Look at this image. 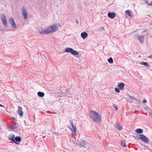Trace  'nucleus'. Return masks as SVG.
<instances>
[{
  "label": "nucleus",
  "instance_id": "2f4dec72",
  "mask_svg": "<svg viewBox=\"0 0 152 152\" xmlns=\"http://www.w3.org/2000/svg\"><path fill=\"white\" fill-rule=\"evenodd\" d=\"M143 102V103H146L147 102V101L145 99V100H144L143 101H142Z\"/></svg>",
  "mask_w": 152,
  "mask_h": 152
},
{
  "label": "nucleus",
  "instance_id": "bb28decb",
  "mask_svg": "<svg viewBox=\"0 0 152 152\" xmlns=\"http://www.w3.org/2000/svg\"><path fill=\"white\" fill-rule=\"evenodd\" d=\"M145 2L148 5L152 6V1H151L150 3H149L148 0H145Z\"/></svg>",
  "mask_w": 152,
  "mask_h": 152
},
{
  "label": "nucleus",
  "instance_id": "a878e982",
  "mask_svg": "<svg viewBox=\"0 0 152 152\" xmlns=\"http://www.w3.org/2000/svg\"><path fill=\"white\" fill-rule=\"evenodd\" d=\"M128 96L129 97L132 99L133 100H135L136 99V98L133 96H131L130 95H128Z\"/></svg>",
  "mask_w": 152,
  "mask_h": 152
},
{
  "label": "nucleus",
  "instance_id": "7c9ffc66",
  "mask_svg": "<svg viewBox=\"0 0 152 152\" xmlns=\"http://www.w3.org/2000/svg\"><path fill=\"white\" fill-rule=\"evenodd\" d=\"M149 115H150L152 117V111L149 113Z\"/></svg>",
  "mask_w": 152,
  "mask_h": 152
},
{
  "label": "nucleus",
  "instance_id": "20e7f679",
  "mask_svg": "<svg viewBox=\"0 0 152 152\" xmlns=\"http://www.w3.org/2000/svg\"><path fill=\"white\" fill-rule=\"evenodd\" d=\"M136 137L146 143H148L149 142L148 139L143 134H137Z\"/></svg>",
  "mask_w": 152,
  "mask_h": 152
},
{
  "label": "nucleus",
  "instance_id": "9b49d317",
  "mask_svg": "<svg viewBox=\"0 0 152 152\" xmlns=\"http://www.w3.org/2000/svg\"><path fill=\"white\" fill-rule=\"evenodd\" d=\"M80 143V144H77L80 147H84L87 144V142L83 140L81 141Z\"/></svg>",
  "mask_w": 152,
  "mask_h": 152
},
{
  "label": "nucleus",
  "instance_id": "f257e3e1",
  "mask_svg": "<svg viewBox=\"0 0 152 152\" xmlns=\"http://www.w3.org/2000/svg\"><path fill=\"white\" fill-rule=\"evenodd\" d=\"M58 29L57 25L54 24L48 28H42L40 33L42 35L49 34L56 31Z\"/></svg>",
  "mask_w": 152,
  "mask_h": 152
},
{
  "label": "nucleus",
  "instance_id": "72a5a7b5",
  "mask_svg": "<svg viewBox=\"0 0 152 152\" xmlns=\"http://www.w3.org/2000/svg\"><path fill=\"white\" fill-rule=\"evenodd\" d=\"M149 58H151L152 57V55L150 56L149 57Z\"/></svg>",
  "mask_w": 152,
  "mask_h": 152
},
{
  "label": "nucleus",
  "instance_id": "4be33fe9",
  "mask_svg": "<svg viewBox=\"0 0 152 152\" xmlns=\"http://www.w3.org/2000/svg\"><path fill=\"white\" fill-rule=\"evenodd\" d=\"M140 64L142 65H145L146 66H149V64L148 63L146 62H141Z\"/></svg>",
  "mask_w": 152,
  "mask_h": 152
},
{
  "label": "nucleus",
  "instance_id": "f8f14e48",
  "mask_svg": "<svg viewBox=\"0 0 152 152\" xmlns=\"http://www.w3.org/2000/svg\"><path fill=\"white\" fill-rule=\"evenodd\" d=\"M108 16L110 18L113 19L115 16V13L114 12H109L108 13Z\"/></svg>",
  "mask_w": 152,
  "mask_h": 152
},
{
  "label": "nucleus",
  "instance_id": "393cba45",
  "mask_svg": "<svg viewBox=\"0 0 152 152\" xmlns=\"http://www.w3.org/2000/svg\"><path fill=\"white\" fill-rule=\"evenodd\" d=\"M121 146H122L124 147H126V144L125 143H124V142L123 141H121Z\"/></svg>",
  "mask_w": 152,
  "mask_h": 152
},
{
  "label": "nucleus",
  "instance_id": "f704fd0d",
  "mask_svg": "<svg viewBox=\"0 0 152 152\" xmlns=\"http://www.w3.org/2000/svg\"><path fill=\"white\" fill-rule=\"evenodd\" d=\"M76 23H78V21H77V20H76Z\"/></svg>",
  "mask_w": 152,
  "mask_h": 152
},
{
  "label": "nucleus",
  "instance_id": "2eb2a0df",
  "mask_svg": "<svg viewBox=\"0 0 152 152\" xmlns=\"http://www.w3.org/2000/svg\"><path fill=\"white\" fill-rule=\"evenodd\" d=\"M118 86L120 89L123 90L124 88V83H120L119 84H118Z\"/></svg>",
  "mask_w": 152,
  "mask_h": 152
},
{
  "label": "nucleus",
  "instance_id": "39448f33",
  "mask_svg": "<svg viewBox=\"0 0 152 152\" xmlns=\"http://www.w3.org/2000/svg\"><path fill=\"white\" fill-rule=\"evenodd\" d=\"M70 123L72 127L69 126V127L72 132H74L75 135L77 136V128L76 126L73 124L72 122L71 121H70Z\"/></svg>",
  "mask_w": 152,
  "mask_h": 152
},
{
  "label": "nucleus",
  "instance_id": "4468645a",
  "mask_svg": "<svg viewBox=\"0 0 152 152\" xmlns=\"http://www.w3.org/2000/svg\"><path fill=\"white\" fill-rule=\"evenodd\" d=\"M81 36L83 39H85L87 37L88 35L86 32H83L81 33Z\"/></svg>",
  "mask_w": 152,
  "mask_h": 152
},
{
  "label": "nucleus",
  "instance_id": "7ed1b4c3",
  "mask_svg": "<svg viewBox=\"0 0 152 152\" xmlns=\"http://www.w3.org/2000/svg\"><path fill=\"white\" fill-rule=\"evenodd\" d=\"M136 137L146 143H148L149 142L148 139L143 134H137Z\"/></svg>",
  "mask_w": 152,
  "mask_h": 152
},
{
  "label": "nucleus",
  "instance_id": "9d476101",
  "mask_svg": "<svg viewBox=\"0 0 152 152\" xmlns=\"http://www.w3.org/2000/svg\"><path fill=\"white\" fill-rule=\"evenodd\" d=\"M15 135L13 134H12L11 135H10L8 137V139L9 140L13 141L16 144H18V143L15 140Z\"/></svg>",
  "mask_w": 152,
  "mask_h": 152
},
{
  "label": "nucleus",
  "instance_id": "6e6552de",
  "mask_svg": "<svg viewBox=\"0 0 152 152\" xmlns=\"http://www.w3.org/2000/svg\"><path fill=\"white\" fill-rule=\"evenodd\" d=\"M9 22L11 24L12 26L14 28L16 27L14 19L12 18H10L9 19Z\"/></svg>",
  "mask_w": 152,
  "mask_h": 152
},
{
  "label": "nucleus",
  "instance_id": "c85d7f7f",
  "mask_svg": "<svg viewBox=\"0 0 152 152\" xmlns=\"http://www.w3.org/2000/svg\"><path fill=\"white\" fill-rule=\"evenodd\" d=\"M113 107L115 108V110H118V107L114 105Z\"/></svg>",
  "mask_w": 152,
  "mask_h": 152
},
{
  "label": "nucleus",
  "instance_id": "423d86ee",
  "mask_svg": "<svg viewBox=\"0 0 152 152\" xmlns=\"http://www.w3.org/2000/svg\"><path fill=\"white\" fill-rule=\"evenodd\" d=\"M22 15L25 20H26L28 16V13L27 10L24 7H23L21 9Z\"/></svg>",
  "mask_w": 152,
  "mask_h": 152
},
{
  "label": "nucleus",
  "instance_id": "a211bd4d",
  "mask_svg": "<svg viewBox=\"0 0 152 152\" xmlns=\"http://www.w3.org/2000/svg\"><path fill=\"white\" fill-rule=\"evenodd\" d=\"M37 94L39 96L42 97L44 96L45 94L43 92L39 91L38 92Z\"/></svg>",
  "mask_w": 152,
  "mask_h": 152
},
{
  "label": "nucleus",
  "instance_id": "1a4fd4ad",
  "mask_svg": "<svg viewBox=\"0 0 152 152\" xmlns=\"http://www.w3.org/2000/svg\"><path fill=\"white\" fill-rule=\"evenodd\" d=\"M17 113L19 114L20 116H23V112L22 111V108L20 106L18 107V110L17 112Z\"/></svg>",
  "mask_w": 152,
  "mask_h": 152
},
{
  "label": "nucleus",
  "instance_id": "f3484780",
  "mask_svg": "<svg viewBox=\"0 0 152 152\" xmlns=\"http://www.w3.org/2000/svg\"><path fill=\"white\" fill-rule=\"evenodd\" d=\"M115 127L117 128L118 131H121L122 129V127L119 124H116Z\"/></svg>",
  "mask_w": 152,
  "mask_h": 152
},
{
  "label": "nucleus",
  "instance_id": "dca6fc26",
  "mask_svg": "<svg viewBox=\"0 0 152 152\" xmlns=\"http://www.w3.org/2000/svg\"><path fill=\"white\" fill-rule=\"evenodd\" d=\"M72 50L73 49L72 48H66L65 50V51L66 53H72Z\"/></svg>",
  "mask_w": 152,
  "mask_h": 152
},
{
  "label": "nucleus",
  "instance_id": "aec40b11",
  "mask_svg": "<svg viewBox=\"0 0 152 152\" xmlns=\"http://www.w3.org/2000/svg\"><path fill=\"white\" fill-rule=\"evenodd\" d=\"M73 55L77 56L79 54V53L76 50H74L73 49L72 51V53Z\"/></svg>",
  "mask_w": 152,
  "mask_h": 152
},
{
  "label": "nucleus",
  "instance_id": "cd10ccee",
  "mask_svg": "<svg viewBox=\"0 0 152 152\" xmlns=\"http://www.w3.org/2000/svg\"><path fill=\"white\" fill-rule=\"evenodd\" d=\"M120 89L119 88H115V91H116V92H118V93L120 92Z\"/></svg>",
  "mask_w": 152,
  "mask_h": 152
},
{
  "label": "nucleus",
  "instance_id": "412c9836",
  "mask_svg": "<svg viewBox=\"0 0 152 152\" xmlns=\"http://www.w3.org/2000/svg\"><path fill=\"white\" fill-rule=\"evenodd\" d=\"M135 132L137 133L141 134L143 132V130L141 129H138L136 130Z\"/></svg>",
  "mask_w": 152,
  "mask_h": 152
},
{
  "label": "nucleus",
  "instance_id": "f03ea898",
  "mask_svg": "<svg viewBox=\"0 0 152 152\" xmlns=\"http://www.w3.org/2000/svg\"><path fill=\"white\" fill-rule=\"evenodd\" d=\"M90 116L94 121L96 122L100 123L101 121V116L97 112L94 111H91Z\"/></svg>",
  "mask_w": 152,
  "mask_h": 152
},
{
  "label": "nucleus",
  "instance_id": "6ab92c4d",
  "mask_svg": "<svg viewBox=\"0 0 152 152\" xmlns=\"http://www.w3.org/2000/svg\"><path fill=\"white\" fill-rule=\"evenodd\" d=\"M14 140L15 141H16L17 142H20L21 140V139L20 137H16L15 138Z\"/></svg>",
  "mask_w": 152,
  "mask_h": 152
},
{
  "label": "nucleus",
  "instance_id": "473e14b6",
  "mask_svg": "<svg viewBox=\"0 0 152 152\" xmlns=\"http://www.w3.org/2000/svg\"><path fill=\"white\" fill-rule=\"evenodd\" d=\"M0 107H5L3 105H2L1 104H0Z\"/></svg>",
  "mask_w": 152,
  "mask_h": 152
},
{
  "label": "nucleus",
  "instance_id": "5701e85b",
  "mask_svg": "<svg viewBox=\"0 0 152 152\" xmlns=\"http://www.w3.org/2000/svg\"><path fill=\"white\" fill-rule=\"evenodd\" d=\"M126 13H127L129 16L130 17H132V15L131 14V11L130 10H127L126 11Z\"/></svg>",
  "mask_w": 152,
  "mask_h": 152
},
{
  "label": "nucleus",
  "instance_id": "b1692460",
  "mask_svg": "<svg viewBox=\"0 0 152 152\" xmlns=\"http://www.w3.org/2000/svg\"><path fill=\"white\" fill-rule=\"evenodd\" d=\"M108 62L110 63H113V60L112 57L110 58L108 60Z\"/></svg>",
  "mask_w": 152,
  "mask_h": 152
},
{
  "label": "nucleus",
  "instance_id": "c756f323",
  "mask_svg": "<svg viewBox=\"0 0 152 152\" xmlns=\"http://www.w3.org/2000/svg\"><path fill=\"white\" fill-rule=\"evenodd\" d=\"M16 125L15 124V125L13 126V128L12 129H14L15 128H16Z\"/></svg>",
  "mask_w": 152,
  "mask_h": 152
},
{
  "label": "nucleus",
  "instance_id": "ddd939ff",
  "mask_svg": "<svg viewBox=\"0 0 152 152\" xmlns=\"http://www.w3.org/2000/svg\"><path fill=\"white\" fill-rule=\"evenodd\" d=\"M144 36H140L139 37L138 39L140 42L143 43L144 42Z\"/></svg>",
  "mask_w": 152,
  "mask_h": 152
},
{
  "label": "nucleus",
  "instance_id": "0eeeda50",
  "mask_svg": "<svg viewBox=\"0 0 152 152\" xmlns=\"http://www.w3.org/2000/svg\"><path fill=\"white\" fill-rule=\"evenodd\" d=\"M2 21V23L5 27H7V23L6 20V16L4 15H2L1 18Z\"/></svg>",
  "mask_w": 152,
  "mask_h": 152
}]
</instances>
